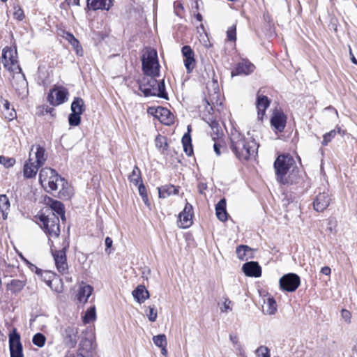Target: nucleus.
I'll return each mask as SVG.
<instances>
[{
    "mask_svg": "<svg viewBox=\"0 0 357 357\" xmlns=\"http://www.w3.org/2000/svg\"><path fill=\"white\" fill-rule=\"evenodd\" d=\"M84 100L80 98H75L71 104L72 112L82 114L84 112Z\"/></svg>",
    "mask_w": 357,
    "mask_h": 357,
    "instance_id": "e433bc0d",
    "label": "nucleus"
},
{
    "mask_svg": "<svg viewBox=\"0 0 357 357\" xmlns=\"http://www.w3.org/2000/svg\"><path fill=\"white\" fill-rule=\"evenodd\" d=\"M156 76L146 75L139 83V89L145 96H158L167 98L164 79L158 82Z\"/></svg>",
    "mask_w": 357,
    "mask_h": 357,
    "instance_id": "39448f33",
    "label": "nucleus"
},
{
    "mask_svg": "<svg viewBox=\"0 0 357 357\" xmlns=\"http://www.w3.org/2000/svg\"><path fill=\"white\" fill-rule=\"evenodd\" d=\"M153 343L158 347L167 345V338L165 335L161 334L153 337Z\"/></svg>",
    "mask_w": 357,
    "mask_h": 357,
    "instance_id": "a19ab883",
    "label": "nucleus"
},
{
    "mask_svg": "<svg viewBox=\"0 0 357 357\" xmlns=\"http://www.w3.org/2000/svg\"><path fill=\"white\" fill-rule=\"evenodd\" d=\"M259 145L255 139L248 135H243L238 130L231 131L230 135V148L236 157L240 160H247L257 153Z\"/></svg>",
    "mask_w": 357,
    "mask_h": 357,
    "instance_id": "f257e3e1",
    "label": "nucleus"
},
{
    "mask_svg": "<svg viewBox=\"0 0 357 357\" xmlns=\"http://www.w3.org/2000/svg\"><path fill=\"white\" fill-rule=\"evenodd\" d=\"M158 190L160 198H166L172 195H177L178 193V188L173 185H165L158 188Z\"/></svg>",
    "mask_w": 357,
    "mask_h": 357,
    "instance_id": "c756f323",
    "label": "nucleus"
},
{
    "mask_svg": "<svg viewBox=\"0 0 357 357\" xmlns=\"http://www.w3.org/2000/svg\"><path fill=\"white\" fill-rule=\"evenodd\" d=\"M287 116L281 109H275L273 112L271 124L278 132H282L286 126Z\"/></svg>",
    "mask_w": 357,
    "mask_h": 357,
    "instance_id": "ddd939ff",
    "label": "nucleus"
},
{
    "mask_svg": "<svg viewBox=\"0 0 357 357\" xmlns=\"http://www.w3.org/2000/svg\"><path fill=\"white\" fill-rule=\"evenodd\" d=\"M68 91L63 86H55L47 96L48 102L54 106L59 105L68 100Z\"/></svg>",
    "mask_w": 357,
    "mask_h": 357,
    "instance_id": "9b49d317",
    "label": "nucleus"
},
{
    "mask_svg": "<svg viewBox=\"0 0 357 357\" xmlns=\"http://www.w3.org/2000/svg\"><path fill=\"white\" fill-rule=\"evenodd\" d=\"M330 196L327 192H319L313 202L314 210L319 212L324 211L329 205Z\"/></svg>",
    "mask_w": 357,
    "mask_h": 357,
    "instance_id": "6ab92c4d",
    "label": "nucleus"
},
{
    "mask_svg": "<svg viewBox=\"0 0 357 357\" xmlns=\"http://www.w3.org/2000/svg\"><path fill=\"white\" fill-rule=\"evenodd\" d=\"M71 3L79 6V0H69Z\"/></svg>",
    "mask_w": 357,
    "mask_h": 357,
    "instance_id": "0e129e2a",
    "label": "nucleus"
},
{
    "mask_svg": "<svg viewBox=\"0 0 357 357\" xmlns=\"http://www.w3.org/2000/svg\"><path fill=\"white\" fill-rule=\"evenodd\" d=\"M9 347L10 357H23L20 336L15 330L9 335Z\"/></svg>",
    "mask_w": 357,
    "mask_h": 357,
    "instance_id": "f8f14e48",
    "label": "nucleus"
},
{
    "mask_svg": "<svg viewBox=\"0 0 357 357\" xmlns=\"http://www.w3.org/2000/svg\"><path fill=\"white\" fill-rule=\"evenodd\" d=\"M39 182L47 192L56 191L60 188L61 191L68 184L67 181L61 177L54 169L49 167L43 168L40 170Z\"/></svg>",
    "mask_w": 357,
    "mask_h": 357,
    "instance_id": "20e7f679",
    "label": "nucleus"
},
{
    "mask_svg": "<svg viewBox=\"0 0 357 357\" xmlns=\"http://www.w3.org/2000/svg\"><path fill=\"white\" fill-rule=\"evenodd\" d=\"M142 70L146 75L158 76L160 73V65L158 59V54L155 50L146 48L142 56Z\"/></svg>",
    "mask_w": 357,
    "mask_h": 357,
    "instance_id": "423d86ee",
    "label": "nucleus"
},
{
    "mask_svg": "<svg viewBox=\"0 0 357 357\" xmlns=\"http://www.w3.org/2000/svg\"><path fill=\"white\" fill-rule=\"evenodd\" d=\"M76 357H84V356L82 354H78Z\"/></svg>",
    "mask_w": 357,
    "mask_h": 357,
    "instance_id": "338daca9",
    "label": "nucleus"
},
{
    "mask_svg": "<svg viewBox=\"0 0 357 357\" xmlns=\"http://www.w3.org/2000/svg\"><path fill=\"white\" fill-rule=\"evenodd\" d=\"M48 204L53 211L61 215L63 220H65L63 205L61 202L49 198Z\"/></svg>",
    "mask_w": 357,
    "mask_h": 357,
    "instance_id": "2f4dec72",
    "label": "nucleus"
},
{
    "mask_svg": "<svg viewBox=\"0 0 357 357\" xmlns=\"http://www.w3.org/2000/svg\"><path fill=\"white\" fill-rule=\"evenodd\" d=\"M256 354L258 357H270V351L267 347L260 346L257 349Z\"/></svg>",
    "mask_w": 357,
    "mask_h": 357,
    "instance_id": "a18cd8bd",
    "label": "nucleus"
},
{
    "mask_svg": "<svg viewBox=\"0 0 357 357\" xmlns=\"http://www.w3.org/2000/svg\"><path fill=\"white\" fill-rule=\"evenodd\" d=\"M13 15L18 20H22L24 17V12L20 8H15Z\"/></svg>",
    "mask_w": 357,
    "mask_h": 357,
    "instance_id": "864d4df0",
    "label": "nucleus"
},
{
    "mask_svg": "<svg viewBox=\"0 0 357 357\" xmlns=\"http://www.w3.org/2000/svg\"><path fill=\"white\" fill-rule=\"evenodd\" d=\"M270 102L271 101L267 96L260 93V91L257 92L256 107L257 109V117L259 120L263 119L266 110L270 105Z\"/></svg>",
    "mask_w": 357,
    "mask_h": 357,
    "instance_id": "f3484780",
    "label": "nucleus"
},
{
    "mask_svg": "<svg viewBox=\"0 0 357 357\" xmlns=\"http://www.w3.org/2000/svg\"><path fill=\"white\" fill-rule=\"evenodd\" d=\"M230 341L233 343L234 345H236L238 342V338L237 335L231 334L229 335Z\"/></svg>",
    "mask_w": 357,
    "mask_h": 357,
    "instance_id": "13d9d810",
    "label": "nucleus"
},
{
    "mask_svg": "<svg viewBox=\"0 0 357 357\" xmlns=\"http://www.w3.org/2000/svg\"><path fill=\"white\" fill-rule=\"evenodd\" d=\"M45 340H46V338H45V335L40 333L34 335V336L33 337V340H32L33 343L39 347H42L44 346V344L45 343Z\"/></svg>",
    "mask_w": 357,
    "mask_h": 357,
    "instance_id": "79ce46f5",
    "label": "nucleus"
},
{
    "mask_svg": "<svg viewBox=\"0 0 357 357\" xmlns=\"http://www.w3.org/2000/svg\"><path fill=\"white\" fill-rule=\"evenodd\" d=\"M9 106H10L9 102L8 100H5V102L3 104V107H5V109H9Z\"/></svg>",
    "mask_w": 357,
    "mask_h": 357,
    "instance_id": "69168bd1",
    "label": "nucleus"
},
{
    "mask_svg": "<svg viewBox=\"0 0 357 357\" xmlns=\"http://www.w3.org/2000/svg\"><path fill=\"white\" fill-rule=\"evenodd\" d=\"M15 160L13 158H6L4 156H0V163L3 165L5 167H10L14 165Z\"/></svg>",
    "mask_w": 357,
    "mask_h": 357,
    "instance_id": "3c124183",
    "label": "nucleus"
},
{
    "mask_svg": "<svg viewBox=\"0 0 357 357\" xmlns=\"http://www.w3.org/2000/svg\"><path fill=\"white\" fill-rule=\"evenodd\" d=\"M36 273L45 283L56 292L60 293L63 291V284L61 280L56 277L52 272L43 271L36 268Z\"/></svg>",
    "mask_w": 357,
    "mask_h": 357,
    "instance_id": "6e6552de",
    "label": "nucleus"
},
{
    "mask_svg": "<svg viewBox=\"0 0 357 357\" xmlns=\"http://www.w3.org/2000/svg\"><path fill=\"white\" fill-rule=\"evenodd\" d=\"M182 144L183 150L188 155H191L193 153L192 146L191 144V137L189 133H185L182 137Z\"/></svg>",
    "mask_w": 357,
    "mask_h": 357,
    "instance_id": "c9c22d12",
    "label": "nucleus"
},
{
    "mask_svg": "<svg viewBox=\"0 0 357 357\" xmlns=\"http://www.w3.org/2000/svg\"><path fill=\"white\" fill-rule=\"evenodd\" d=\"M349 54H350L351 60L352 63H354V64H357V60L355 58V56H354V54L351 52V47H349Z\"/></svg>",
    "mask_w": 357,
    "mask_h": 357,
    "instance_id": "052dcab7",
    "label": "nucleus"
},
{
    "mask_svg": "<svg viewBox=\"0 0 357 357\" xmlns=\"http://www.w3.org/2000/svg\"><path fill=\"white\" fill-rule=\"evenodd\" d=\"M207 90L209 95L208 99L206 98L208 105H213L218 102L220 96L219 85L217 79L214 78L213 80L207 84Z\"/></svg>",
    "mask_w": 357,
    "mask_h": 357,
    "instance_id": "a211bd4d",
    "label": "nucleus"
},
{
    "mask_svg": "<svg viewBox=\"0 0 357 357\" xmlns=\"http://www.w3.org/2000/svg\"><path fill=\"white\" fill-rule=\"evenodd\" d=\"M156 114L160 121L164 124L170 125L174 121V116L167 109L158 108Z\"/></svg>",
    "mask_w": 357,
    "mask_h": 357,
    "instance_id": "b1692460",
    "label": "nucleus"
},
{
    "mask_svg": "<svg viewBox=\"0 0 357 357\" xmlns=\"http://www.w3.org/2000/svg\"><path fill=\"white\" fill-rule=\"evenodd\" d=\"M192 206L186 203L183 211L178 215V226L181 228H188L192 224Z\"/></svg>",
    "mask_w": 357,
    "mask_h": 357,
    "instance_id": "4468645a",
    "label": "nucleus"
},
{
    "mask_svg": "<svg viewBox=\"0 0 357 357\" xmlns=\"http://www.w3.org/2000/svg\"><path fill=\"white\" fill-rule=\"evenodd\" d=\"M337 135L335 130H331L326 133L323 137V141L321 142L323 146H326Z\"/></svg>",
    "mask_w": 357,
    "mask_h": 357,
    "instance_id": "c03bdc74",
    "label": "nucleus"
},
{
    "mask_svg": "<svg viewBox=\"0 0 357 357\" xmlns=\"http://www.w3.org/2000/svg\"><path fill=\"white\" fill-rule=\"evenodd\" d=\"M77 334V329L74 327L68 326L66 328L64 332V337L66 343L71 347H74L77 342L76 336Z\"/></svg>",
    "mask_w": 357,
    "mask_h": 357,
    "instance_id": "7c9ffc66",
    "label": "nucleus"
},
{
    "mask_svg": "<svg viewBox=\"0 0 357 357\" xmlns=\"http://www.w3.org/2000/svg\"><path fill=\"white\" fill-rule=\"evenodd\" d=\"M112 6V0H87V6L96 10L98 9L108 10Z\"/></svg>",
    "mask_w": 357,
    "mask_h": 357,
    "instance_id": "5701e85b",
    "label": "nucleus"
},
{
    "mask_svg": "<svg viewBox=\"0 0 357 357\" xmlns=\"http://www.w3.org/2000/svg\"><path fill=\"white\" fill-rule=\"evenodd\" d=\"M68 247V243H66L61 250H52L56 269L62 275L68 273V265L66 259V249Z\"/></svg>",
    "mask_w": 357,
    "mask_h": 357,
    "instance_id": "9d476101",
    "label": "nucleus"
},
{
    "mask_svg": "<svg viewBox=\"0 0 357 357\" xmlns=\"http://www.w3.org/2000/svg\"><path fill=\"white\" fill-rule=\"evenodd\" d=\"M167 346H164V347H161V353L162 355L164 356H167V350L166 349Z\"/></svg>",
    "mask_w": 357,
    "mask_h": 357,
    "instance_id": "e2e57ef3",
    "label": "nucleus"
},
{
    "mask_svg": "<svg viewBox=\"0 0 357 357\" xmlns=\"http://www.w3.org/2000/svg\"><path fill=\"white\" fill-rule=\"evenodd\" d=\"M255 69V66L247 59H242L239 61L235 70L231 71V76L236 75H248L252 73Z\"/></svg>",
    "mask_w": 357,
    "mask_h": 357,
    "instance_id": "2eb2a0df",
    "label": "nucleus"
},
{
    "mask_svg": "<svg viewBox=\"0 0 357 357\" xmlns=\"http://www.w3.org/2000/svg\"><path fill=\"white\" fill-rule=\"evenodd\" d=\"M215 214L217 218L222 222H225L227 220L228 214L226 211L225 199H220L215 205Z\"/></svg>",
    "mask_w": 357,
    "mask_h": 357,
    "instance_id": "393cba45",
    "label": "nucleus"
},
{
    "mask_svg": "<svg viewBox=\"0 0 357 357\" xmlns=\"http://www.w3.org/2000/svg\"><path fill=\"white\" fill-rule=\"evenodd\" d=\"M96 319V307L95 306L91 307L86 312L83 321L85 324L90 323L91 321Z\"/></svg>",
    "mask_w": 357,
    "mask_h": 357,
    "instance_id": "ea45409f",
    "label": "nucleus"
},
{
    "mask_svg": "<svg viewBox=\"0 0 357 357\" xmlns=\"http://www.w3.org/2000/svg\"><path fill=\"white\" fill-rule=\"evenodd\" d=\"M10 208V202L6 195H0V212L2 214L3 219L7 218L8 211Z\"/></svg>",
    "mask_w": 357,
    "mask_h": 357,
    "instance_id": "473e14b6",
    "label": "nucleus"
},
{
    "mask_svg": "<svg viewBox=\"0 0 357 357\" xmlns=\"http://www.w3.org/2000/svg\"><path fill=\"white\" fill-rule=\"evenodd\" d=\"M341 317L345 323L348 324L351 323V313L349 310L342 309L341 311Z\"/></svg>",
    "mask_w": 357,
    "mask_h": 357,
    "instance_id": "8fccbe9b",
    "label": "nucleus"
},
{
    "mask_svg": "<svg viewBox=\"0 0 357 357\" xmlns=\"http://www.w3.org/2000/svg\"><path fill=\"white\" fill-rule=\"evenodd\" d=\"M236 255L241 260H248L253 258V250L248 245H239L236 248Z\"/></svg>",
    "mask_w": 357,
    "mask_h": 357,
    "instance_id": "bb28decb",
    "label": "nucleus"
},
{
    "mask_svg": "<svg viewBox=\"0 0 357 357\" xmlns=\"http://www.w3.org/2000/svg\"><path fill=\"white\" fill-rule=\"evenodd\" d=\"M142 200L144 202V204L146 206H150V202H149V200L147 195L144 196V197H142Z\"/></svg>",
    "mask_w": 357,
    "mask_h": 357,
    "instance_id": "680f3d73",
    "label": "nucleus"
},
{
    "mask_svg": "<svg viewBox=\"0 0 357 357\" xmlns=\"http://www.w3.org/2000/svg\"><path fill=\"white\" fill-rule=\"evenodd\" d=\"M105 243L106 246L105 252L109 254L110 251H108V249L112 246L113 241L110 237H107L105 240Z\"/></svg>",
    "mask_w": 357,
    "mask_h": 357,
    "instance_id": "5fc2aeb1",
    "label": "nucleus"
},
{
    "mask_svg": "<svg viewBox=\"0 0 357 357\" xmlns=\"http://www.w3.org/2000/svg\"><path fill=\"white\" fill-rule=\"evenodd\" d=\"M128 180L130 183H132L135 185H138L140 183H142L141 171L138 167L135 166L132 173L128 176Z\"/></svg>",
    "mask_w": 357,
    "mask_h": 357,
    "instance_id": "f704fd0d",
    "label": "nucleus"
},
{
    "mask_svg": "<svg viewBox=\"0 0 357 357\" xmlns=\"http://www.w3.org/2000/svg\"><path fill=\"white\" fill-rule=\"evenodd\" d=\"M66 40L69 41V43L74 47H77L79 45V41L74 37V36L70 33H66Z\"/></svg>",
    "mask_w": 357,
    "mask_h": 357,
    "instance_id": "603ef678",
    "label": "nucleus"
},
{
    "mask_svg": "<svg viewBox=\"0 0 357 357\" xmlns=\"http://www.w3.org/2000/svg\"><path fill=\"white\" fill-rule=\"evenodd\" d=\"M262 310L264 314L272 315L277 311V304L273 297H268L264 301L262 305Z\"/></svg>",
    "mask_w": 357,
    "mask_h": 357,
    "instance_id": "c85d7f7f",
    "label": "nucleus"
},
{
    "mask_svg": "<svg viewBox=\"0 0 357 357\" xmlns=\"http://www.w3.org/2000/svg\"><path fill=\"white\" fill-rule=\"evenodd\" d=\"M93 288L89 284H83L81 286L77 294V299L79 303H86L92 294Z\"/></svg>",
    "mask_w": 357,
    "mask_h": 357,
    "instance_id": "4be33fe9",
    "label": "nucleus"
},
{
    "mask_svg": "<svg viewBox=\"0 0 357 357\" xmlns=\"http://www.w3.org/2000/svg\"><path fill=\"white\" fill-rule=\"evenodd\" d=\"M33 153L35 155L36 163L43 166L47 159L45 149L40 145H33L29 153V158H31Z\"/></svg>",
    "mask_w": 357,
    "mask_h": 357,
    "instance_id": "412c9836",
    "label": "nucleus"
},
{
    "mask_svg": "<svg viewBox=\"0 0 357 357\" xmlns=\"http://www.w3.org/2000/svg\"><path fill=\"white\" fill-rule=\"evenodd\" d=\"M220 145L218 144V143H214L213 144V149H214V151L215 152L216 155H220Z\"/></svg>",
    "mask_w": 357,
    "mask_h": 357,
    "instance_id": "bf43d9fd",
    "label": "nucleus"
},
{
    "mask_svg": "<svg viewBox=\"0 0 357 357\" xmlns=\"http://www.w3.org/2000/svg\"><path fill=\"white\" fill-rule=\"evenodd\" d=\"M244 273L249 277H259L261 275V268L256 261H250L243 264L242 268Z\"/></svg>",
    "mask_w": 357,
    "mask_h": 357,
    "instance_id": "aec40b11",
    "label": "nucleus"
},
{
    "mask_svg": "<svg viewBox=\"0 0 357 357\" xmlns=\"http://www.w3.org/2000/svg\"><path fill=\"white\" fill-rule=\"evenodd\" d=\"M181 52L184 57L183 61L187 69V72L191 73L196 66L194 52L188 45L183 46Z\"/></svg>",
    "mask_w": 357,
    "mask_h": 357,
    "instance_id": "dca6fc26",
    "label": "nucleus"
},
{
    "mask_svg": "<svg viewBox=\"0 0 357 357\" xmlns=\"http://www.w3.org/2000/svg\"><path fill=\"white\" fill-rule=\"evenodd\" d=\"M132 296L139 303H144L149 297V293L143 285H139L133 291Z\"/></svg>",
    "mask_w": 357,
    "mask_h": 357,
    "instance_id": "a878e982",
    "label": "nucleus"
},
{
    "mask_svg": "<svg viewBox=\"0 0 357 357\" xmlns=\"http://www.w3.org/2000/svg\"><path fill=\"white\" fill-rule=\"evenodd\" d=\"M280 287L284 291H295L301 284L300 277L296 273H287L280 278Z\"/></svg>",
    "mask_w": 357,
    "mask_h": 357,
    "instance_id": "1a4fd4ad",
    "label": "nucleus"
},
{
    "mask_svg": "<svg viewBox=\"0 0 357 357\" xmlns=\"http://www.w3.org/2000/svg\"><path fill=\"white\" fill-rule=\"evenodd\" d=\"M1 58L4 68L13 73V79L17 81V83L13 84L16 90L20 91L25 89L27 83L17 60V50L15 47H5L2 50Z\"/></svg>",
    "mask_w": 357,
    "mask_h": 357,
    "instance_id": "f03ea898",
    "label": "nucleus"
},
{
    "mask_svg": "<svg viewBox=\"0 0 357 357\" xmlns=\"http://www.w3.org/2000/svg\"><path fill=\"white\" fill-rule=\"evenodd\" d=\"M40 221L42 223L43 229L50 236L58 237L59 236V220L54 213H52V216L41 215Z\"/></svg>",
    "mask_w": 357,
    "mask_h": 357,
    "instance_id": "0eeeda50",
    "label": "nucleus"
},
{
    "mask_svg": "<svg viewBox=\"0 0 357 357\" xmlns=\"http://www.w3.org/2000/svg\"><path fill=\"white\" fill-rule=\"evenodd\" d=\"M201 18H202L201 15H200V14H198V15H197V19H198L199 20H201Z\"/></svg>",
    "mask_w": 357,
    "mask_h": 357,
    "instance_id": "774afa93",
    "label": "nucleus"
},
{
    "mask_svg": "<svg viewBox=\"0 0 357 357\" xmlns=\"http://www.w3.org/2000/svg\"><path fill=\"white\" fill-rule=\"evenodd\" d=\"M209 126L211 128L212 132H211V137L212 139L215 141V139H218L220 135H222V128L220 126L219 123L213 121L211 122L208 123Z\"/></svg>",
    "mask_w": 357,
    "mask_h": 357,
    "instance_id": "4c0bfd02",
    "label": "nucleus"
},
{
    "mask_svg": "<svg viewBox=\"0 0 357 357\" xmlns=\"http://www.w3.org/2000/svg\"><path fill=\"white\" fill-rule=\"evenodd\" d=\"M231 301L228 298H224V302L222 306L220 307V310L222 312H227L228 311H231Z\"/></svg>",
    "mask_w": 357,
    "mask_h": 357,
    "instance_id": "09e8293b",
    "label": "nucleus"
},
{
    "mask_svg": "<svg viewBox=\"0 0 357 357\" xmlns=\"http://www.w3.org/2000/svg\"><path fill=\"white\" fill-rule=\"evenodd\" d=\"M227 36L228 40L231 41H235L236 39V25H233L229 27L227 31Z\"/></svg>",
    "mask_w": 357,
    "mask_h": 357,
    "instance_id": "de8ad7c7",
    "label": "nucleus"
},
{
    "mask_svg": "<svg viewBox=\"0 0 357 357\" xmlns=\"http://www.w3.org/2000/svg\"><path fill=\"white\" fill-rule=\"evenodd\" d=\"M148 319L150 321H155L158 317L157 310L154 306L149 307V312L147 313Z\"/></svg>",
    "mask_w": 357,
    "mask_h": 357,
    "instance_id": "49530a36",
    "label": "nucleus"
},
{
    "mask_svg": "<svg viewBox=\"0 0 357 357\" xmlns=\"http://www.w3.org/2000/svg\"><path fill=\"white\" fill-rule=\"evenodd\" d=\"M331 268L328 266H324L321 269V273L326 275H329L331 274Z\"/></svg>",
    "mask_w": 357,
    "mask_h": 357,
    "instance_id": "4d7b16f0",
    "label": "nucleus"
},
{
    "mask_svg": "<svg viewBox=\"0 0 357 357\" xmlns=\"http://www.w3.org/2000/svg\"><path fill=\"white\" fill-rule=\"evenodd\" d=\"M138 191L142 197L147 195L146 188L142 183L138 184Z\"/></svg>",
    "mask_w": 357,
    "mask_h": 357,
    "instance_id": "6e6d98bb",
    "label": "nucleus"
},
{
    "mask_svg": "<svg viewBox=\"0 0 357 357\" xmlns=\"http://www.w3.org/2000/svg\"><path fill=\"white\" fill-rule=\"evenodd\" d=\"M295 161L289 154L280 155L274 162L277 181L283 185L296 182Z\"/></svg>",
    "mask_w": 357,
    "mask_h": 357,
    "instance_id": "7ed1b4c3",
    "label": "nucleus"
},
{
    "mask_svg": "<svg viewBox=\"0 0 357 357\" xmlns=\"http://www.w3.org/2000/svg\"><path fill=\"white\" fill-rule=\"evenodd\" d=\"M26 284L25 280H12L8 284V288L10 291L14 293L20 291Z\"/></svg>",
    "mask_w": 357,
    "mask_h": 357,
    "instance_id": "72a5a7b5",
    "label": "nucleus"
},
{
    "mask_svg": "<svg viewBox=\"0 0 357 357\" xmlns=\"http://www.w3.org/2000/svg\"><path fill=\"white\" fill-rule=\"evenodd\" d=\"M82 114L72 112L68 116V122L71 126H77L80 123Z\"/></svg>",
    "mask_w": 357,
    "mask_h": 357,
    "instance_id": "37998d69",
    "label": "nucleus"
},
{
    "mask_svg": "<svg viewBox=\"0 0 357 357\" xmlns=\"http://www.w3.org/2000/svg\"><path fill=\"white\" fill-rule=\"evenodd\" d=\"M31 161L32 158H29V162H27L24 166V175L26 178H32L35 176L39 167H41Z\"/></svg>",
    "mask_w": 357,
    "mask_h": 357,
    "instance_id": "cd10ccee",
    "label": "nucleus"
},
{
    "mask_svg": "<svg viewBox=\"0 0 357 357\" xmlns=\"http://www.w3.org/2000/svg\"><path fill=\"white\" fill-rule=\"evenodd\" d=\"M155 146L163 151L167 150L168 147L167 139L166 137L158 135L155 138Z\"/></svg>",
    "mask_w": 357,
    "mask_h": 357,
    "instance_id": "58836bf2",
    "label": "nucleus"
}]
</instances>
